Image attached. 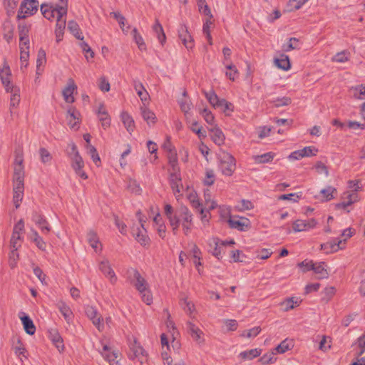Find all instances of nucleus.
<instances>
[{
  "label": "nucleus",
  "mask_w": 365,
  "mask_h": 365,
  "mask_svg": "<svg viewBox=\"0 0 365 365\" xmlns=\"http://www.w3.org/2000/svg\"><path fill=\"white\" fill-rule=\"evenodd\" d=\"M219 168L222 173L226 176H231L236 168L235 158L229 153L221 151L217 155Z\"/></svg>",
  "instance_id": "nucleus-1"
},
{
  "label": "nucleus",
  "mask_w": 365,
  "mask_h": 365,
  "mask_svg": "<svg viewBox=\"0 0 365 365\" xmlns=\"http://www.w3.org/2000/svg\"><path fill=\"white\" fill-rule=\"evenodd\" d=\"M354 230L351 228L345 229L341 236L346 237L343 240L334 239L333 241L327 242V243L321 245V249L328 252H337L339 250H342L345 247L346 239L353 236Z\"/></svg>",
  "instance_id": "nucleus-2"
},
{
  "label": "nucleus",
  "mask_w": 365,
  "mask_h": 365,
  "mask_svg": "<svg viewBox=\"0 0 365 365\" xmlns=\"http://www.w3.org/2000/svg\"><path fill=\"white\" fill-rule=\"evenodd\" d=\"M38 0H24L20 5L17 19H23L34 15L38 11Z\"/></svg>",
  "instance_id": "nucleus-3"
},
{
  "label": "nucleus",
  "mask_w": 365,
  "mask_h": 365,
  "mask_svg": "<svg viewBox=\"0 0 365 365\" xmlns=\"http://www.w3.org/2000/svg\"><path fill=\"white\" fill-rule=\"evenodd\" d=\"M178 216L180 223H182V230L185 235H188L192 227V215L185 206H181L178 210Z\"/></svg>",
  "instance_id": "nucleus-4"
},
{
  "label": "nucleus",
  "mask_w": 365,
  "mask_h": 365,
  "mask_svg": "<svg viewBox=\"0 0 365 365\" xmlns=\"http://www.w3.org/2000/svg\"><path fill=\"white\" fill-rule=\"evenodd\" d=\"M137 215L138 216V220L140 223V226L136 227L135 229L133 228V235L135 237V239L143 246H147L150 244V238L147 235V231L144 227V222L145 221H143L140 215H141V212L138 211L137 212Z\"/></svg>",
  "instance_id": "nucleus-5"
},
{
  "label": "nucleus",
  "mask_w": 365,
  "mask_h": 365,
  "mask_svg": "<svg viewBox=\"0 0 365 365\" xmlns=\"http://www.w3.org/2000/svg\"><path fill=\"white\" fill-rule=\"evenodd\" d=\"M101 343L103 346L102 350H98L101 355L110 365H114V364H118L117 359L119 356L118 351L112 350L110 346H108L107 344H103L102 341H101Z\"/></svg>",
  "instance_id": "nucleus-6"
},
{
  "label": "nucleus",
  "mask_w": 365,
  "mask_h": 365,
  "mask_svg": "<svg viewBox=\"0 0 365 365\" xmlns=\"http://www.w3.org/2000/svg\"><path fill=\"white\" fill-rule=\"evenodd\" d=\"M70 158L71 160V167L74 170L76 174L84 180L87 179L88 175L83 170L84 162L79 153H76V155H73Z\"/></svg>",
  "instance_id": "nucleus-7"
},
{
  "label": "nucleus",
  "mask_w": 365,
  "mask_h": 365,
  "mask_svg": "<svg viewBox=\"0 0 365 365\" xmlns=\"http://www.w3.org/2000/svg\"><path fill=\"white\" fill-rule=\"evenodd\" d=\"M227 222L230 227L236 229L239 231H245L250 227V221L247 218L230 217Z\"/></svg>",
  "instance_id": "nucleus-8"
},
{
  "label": "nucleus",
  "mask_w": 365,
  "mask_h": 365,
  "mask_svg": "<svg viewBox=\"0 0 365 365\" xmlns=\"http://www.w3.org/2000/svg\"><path fill=\"white\" fill-rule=\"evenodd\" d=\"M165 214L173 227V233L176 235L180 226V219L178 216V211L173 214V207L170 205L167 204L165 206Z\"/></svg>",
  "instance_id": "nucleus-9"
},
{
  "label": "nucleus",
  "mask_w": 365,
  "mask_h": 365,
  "mask_svg": "<svg viewBox=\"0 0 365 365\" xmlns=\"http://www.w3.org/2000/svg\"><path fill=\"white\" fill-rule=\"evenodd\" d=\"M128 272L133 274L135 280L133 285L139 292H143L145 289L149 288L147 281L141 276L137 269L131 268L128 270Z\"/></svg>",
  "instance_id": "nucleus-10"
},
{
  "label": "nucleus",
  "mask_w": 365,
  "mask_h": 365,
  "mask_svg": "<svg viewBox=\"0 0 365 365\" xmlns=\"http://www.w3.org/2000/svg\"><path fill=\"white\" fill-rule=\"evenodd\" d=\"M41 11L43 16L48 20H53L54 18L57 19H62L65 15H61L59 9L56 6H48L47 4H42L41 6Z\"/></svg>",
  "instance_id": "nucleus-11"
},
{
  "label": "nucleus",
  "mask_w": 365,
  "mask_h": 365,
  "mask_svg": "<svg viewBox=\"0 0 365 365\" xmlns=\"http://www.w3.org/2000/svg\"><path fill=\"white\" fill-rule=\"evenodd\" d=\"M32 220L41 229L43 234H48L51 231V228L46 217L38 212H33Z\"/></svg>",
  "instance_id": "nucleus-12"
},
{
  "label": "nucleus",
  "mask_w": 365,
  "mask_h": 365,
  "mask_svg": "<svg viewBox=\"0 0 365 365\" xmlns=\"http://www.w3.org/2000/svg\"><path fill=\"white\" fill-rule=\"evenodd\" d=\"M99 269L101 272L109 279L112 284L117 282V277L111 267V265L108 259H103L99 263Z\"/></svg>",
  "instance_id": "nucleus-13"
},
{
  "label": "nucleus",
  "mask_w": 365,
  "mask_h": 365,
  "mask_svg": "<svg viewBox=\"0 0 365 365\" xmlns=\"http://www.w3.org/2000/svg\"><path fill=\"white\" fill-rule=\"evenodd\" d=\"M178 36L184 46L187 49H191L194 46L193 38L188 32L187 28L185 25H181L178 29Z\"/></svg>",
  "instance_id": "nucleus-14"
},
{
  "label": "nucleus",
  "mask_w": 365,
  "mask_h": 365,
  "mask_svg": "<svg viewBox=\"0 0 365 365\" xmlns=\"http://www.w3.org/2000/svg\"><path fill=\"white\" fill-rule=\"evenodd\" d=\"M77 89V86L73 78L68 80L67 86L63 89L62 94L64 100L67 103H73L74 98L73 96V92Z\"/></svg>",
  "instance_id": "nucleus-15"
},
{
  "label": "nucleus",
  "mask_w": 365,
  "mask_h": 365,
  "mask_svg": "<svg viewBox=\"0 0 365 365\" xmlns=\"http://www.w3.org/2000/svg\"><path fill=\"white\" fill-rule=\"evenodd\" d=\"M11 76V72L10 68L9 65L4 62L3 68L0 70V78L6 91H9L10 87L14 86L10 81Z\"/></svg>",
  "instance_id": "nucleus-16"
},
{
  "label": "nucleus",
  "mask_w": 365,
  "mask_h": 365,
  "mask_svg": "<svg viewBox=\"0 0 365 365\" xmlns=\"http://www.w3.org/2000/svg\"><path fill=\"white\" fill-rule=\"evenodd\" d=\"M170 185L173 191L180 192V187H182V179L180 175V169L178 170H173L170 172L169 178Z\"/></svg>",
  "instance_id": "nucleus-17"
},
{
  "label": "nucleus",
  "mask_w": 365,
  "mask_h": 365,
  "mask_svg": "<svg viewBox=\"0 0 365 365\" xmlns=\"http://www.w3.org/2000/svg\"><path fill=\"white\" fill-rule=\"evenodd\" d=\"M14 185H24V170L23 165H15L13 175Z\"/></svg>",
  "instance_id": "nucleus-18"
},
{
  "label": "nucleus",
  "mask_w": 365,
  "mask_h": 365,
  "mask_svg": "<svg viewBox=\"0 0 365 365\" xmlns=\"http://www.w3.org/2000/svg\"><path fill=\"white\" fill-rule=\"evenodd\" d=\"M209 246L212 248V254L217 259L222 257L224 248L220 243V240L217 237H213L209 240Z\"/></svg>",
  "instance_id": "nucleus-19"
},
{
  "label": "nucleus",
  "mask_w": 365,
  "mask_h": 365,
  "mask_svg": "<svg viewBox=\"0 0 365 365\" xmlns=\"http://www.w3.org/2000/svg\"><path fill=\"white\" fill-rule=\"evenodd\" d=\"M325 267V263L322 262L319 263H314V264H310L309 269H312L314 273L318 275L317 278L321 279H326L329 277V273L327 272Z\"/></svg>",
  "instance_id": "nucleus-20"
},
{
  "label": "nucleus",
  "mask_w": 365,
  "mask_h": 365,
  "mask_svg": "<svg viewBox=\"0 0 365 365\" xmlns=\"http://www.w3.org/2000/svg\"><path fill=\"white\" fill-rule=\"evenodd\" d=\"M21 314H23V316H20L19 317L21 320L25 331L29 335L34 334L36 331V327L33 321L28 315L25 314L23 312Z\"/></svg>",
  "instance_id": "nucleus-21"
},
{
  "label": "nucleus",
  "mask_w": 365,
  "mask_h": 365,
  "mask_svg": "<svg viewBox=\"0 0 365 365\" xmlns=\"http://www.w3.org/2000/svg\"><path fill=\"white\" fill-rule=\"evenodd\" d=\"M8 93H11L10 98V109L11 108H16L18 106L20 102V89L17 86H12L9 88V91H6Z\"/></svg>",
  "instance_id": "nucleus-22"
},
{
  "label": "nucleus",
  "mask_w": 365,
  "mask_h": 365,
  "mask_svg": "<svg viewBox=\"0 0 365 365\" xmlns=\"http://www.w3.org/2000/svg\"><path fill=\"white\" fill-rule=\"evenodd\" d=\"M29 28L26 24L19 25V46L29 44Z\"/></svg>",
  "instance_id": "nucleus-23"
},
{
  "label": "nucleus",
  "mask_w": 365,
  "mask_h": 365,
  "mask_svg": "<svg viewBox=\"0 0 365 365\" xmlns=\"http://www.w3.org/2000/svg\"><path fill=\"white\" fill-rule=\"evenodd\" d=\"M13 190V201L15 207L17 209L20 206V202L22 201L23 199L24 185H14Z\"/></svg>",
  "instance_id": "nucleus-24"
},
{
  "label": "nucleus",
  "mask_w": 365,
  "mask_h": 365,
  "mask_svg": "<svg viewBox=\"0 0 365 365\" xmlns=\"http://www.w3.org/2000/svg\"><path fill=\"white\" fill-rule=\"evenodd\" d=\"M141 115L145 121L147 122L148 125L150 126L151 125H154L155 123L156 116L155 114L148 109L145 107H141Z\"/></svg>",
  "instance_id": "nucleus-25"
},
{
  "label": "nucleus",
  "mask_w": 365,
  "mask_h": 365,
  "mask_svg": "<svg viewBox=\"0 0 365 365\" xmlns=\"http://www.w3.org/2000/svg\"><path fill=\"white\" fill-rule=\"evenodd\" d=\"M210 132L211 138L215 144L220 145L224 143L225 135L219 128L215 127L211 129Z\"/></svg>",
  "instance_id": "nucleus-26"
},
{
  "label": "nucleus",
  "mask_w": 365,
  "mask_h": 365,
  "mask_svg": "<svg viewBox=\"0 0 365 365\" xmlns=\"http://www.w3.org/2000/svg\"><path fill=\"white\" fill-rule=\"evenodd\" d=\"M205 94L207 100L212 105V106L215 108H220V104L221 103V99L219 98L217 94L213 91H202Z\"/></svg>",
  "instance_id": "nucleus-27"
},
{
  "label": "nucleus",
  "mask_w": 365,
  "mask_h": 365,
  "mask_svg": "<svg viewBox=\"0 0 365 365\" xmlns=\"http://www.w3.org/2000/svg\"><path fill=\"white\" fill-rule=\"evenodd\" d=\"M66 27V19H57L56 21V41L59 42L63 39V31Z\"/></svg>",
  "instance_id": "nucleus-28"
},
{
  "label": "nucleus",
  "mask_w": 365,
  "mask_h": 365,
  "mask_svg": "<svg viewBox=\"0 0 365 365\" xmlns=\"http://www.w3.org/2000/svg\"><path fill=\"white\" fill-rule=\"evenodd\" d=\"M133 86L138 96L142 101H145L148 97V93L145 91L141 82L137 80L133 81Z\"/></svg>",
  "instance_id": "nucleus-29"
},
{
  "label": "nucleus",
  "mask_w": 365,
  "mask_h": 365,
  "mask_svg": "<svg viewBox=\"0 0 365 365\" xmlns=\"http://www.w3.org/2000/svg\"><path fill=\"white\" fill-rule=\"evenodd\" d=\"M121 119L127 130L131 133L135 128V123L133 118L128 113L123 112L121 114Z\"/></svg>",
  "instance_id": "nucleus-30"
},
{
  "label": "nucleus",
  "mask_w": 365,
  "mask_h": 365,
  "mask_svg": "<svg viewBox=\"0 0 365 365\" xmlns=\"http://www.w3.org/2000/svg\"><path fill=\"white\" fill-rule=\"evenodd\" d=\"M277 66L284 71H287L290 68V62L288 56L282 54L279 58L275 59Z\"/></svg>",
  "instance_id": "nucleus-31"
},
{
  "label": "nucleus",
  "mask_w": 365,
  "mask_h": 365,
  "mask_svg": "<svg viewBox=\"0 0 365 365\" xmlns=\"http://www.w3.org/2000/svg\"><path fill=\"white\" fill-rule=\"evenodd\" d=\"M225 68L229 70L228 71H226L225 75L226 76L232 81H235L236 78L238 77L239 73L236 68V66L232 63H225L223 62Z\"/></svg>",
  "instance_id": "nucleus-32"
},
{
  "label": "nucleus",
  "mask_w": 365,
  "mask_h": 365,
  "mask_svg": "<svg viewBox=\"0 0 365 365\" xmlns=\"http://www.w3.org/2000/svg\"><path fill=\"white\" fill-rule=\"evenodd\" d=\"M68 29L76 38L79 40L83 39L79 26L76 21H69L68 23Z\"/></svg>",
  "instance_id": "nucleus-33"
},
{
  "label": "nucleus",
  "mask_w": 365,
  "mask_h": 365,
  "mask_svg": "<svg viewBox=\"0 0 365 365\" xmlns=\"http://www.w3.org/2000/svg\"><path fill=\"white\" fill-rule=\"evenodd\" d=\"M261 349H253L248 351H242L239 356L244 360H252L261 354Z\"/></svg>",
  "instance_id": "nucleus-34"
},
{
  "label": "nucleus",
  "mask_w": 365,
  "mask_h": 365,
  "mask_svg": "<svg viewBox=\"0 0 365 365\" xmlns=\"http://www.w3.org/2000/svg\"><path fill=\"white\" fill-rule=\"evenodd\" d=\"M132 35L133 37V39L136 44L138 46V48L140 51H145L146 50V45L144 42V40L142 37V36L138 33L137 29H133L132 31Z\"/></svg>",
  "instance_id": "nucleus-35"
},
{
  "label": "nucleus",
  "mask_w": 365,
  "mask_h": 365,
  "mask_svg": "<svg viewBox=\"0 0 365 365\" xmlns=\"http://www.w3.org/2000/svg\"><path fill=\"white\" fill-rule=\"evenodd\" d=\"M187 329L194 340L198 341L200 339V336L202 332L195 324L191 322H188Z\"/></svg>",
  "instance_id": "nucleus-36"
},
{
  "label": "nucleus",
  "mask_w": 365,
  "mask_h": 365,
  "mask_svg": "<svg viewBox=\"0 0 365 365\" xmlns=\"http://www.w3.org/2000/svg\"><path fill=\"white\" fill-rule=\"evenodd\" d=\"M167 157L168 159V163L171 166L173 170H178L179 167L178 165V157L175 150L168 153Z\"/></svg>",
  "instance_id": "nucleus-37"
},
{
  "label": "nucleus",
  "mask_w": 365,
  "mask_h": 365,
  "mask_svg": "<svg viewBox=\"0 0 365 365\" xmlns=\"http://www.w3.org/2000/svg\"><path fill=\"white\" fill-rule=\"evenodd\" d=\"M351 90L354 98L358 99H365V84L353 87Z\"/></svg>",
  "instance_id": "nucleus-38"
},
{
  "label": "nucleus",
  "mask_w": 365,
  "mask_h": 365,
  "mask_svg": "<svg viewBox=\"0 0 365 365\" xmlns=\"http://www.w3.org/2000/svg\"><path fill=\"white\" fill-rule=\"evenodd\" d=\"M87 240L90 245L96 251L98 244L99 243V240L96 233L93 230H90L87 234Z\"/></svg>",
  "instance_id": "nucleus-39"
},
{
  "label": "nucleus",
  "mask_w": 365,
  "mask_h": 365,
  "mask_svg": "<svg viewBox=\"0 0 365 365\" xmlns=\"http://www.w3.org/2000/svg\"><path fill=\"white\" fill-rule=\"evenodd\" d=\"M274 153L272 152H269L260 155H257L255 157V162L257 163H266L272 160L274 158Z\"/></svg>",
  "instance_id": "nucleus-40"
},
{
  "label": "nucleus",
  "mask_w": 365,
  "mask_h": 365,
  "mask_svg": "<svg viewBox=\"0 0 365 365\" xmlns=\"http://www.w3.org/2000/svg\"><path fill=\"white\" fill-rule=\"evenodd\" d=\"M271 103L274 105L275 107H281L288 106L292 103V99L289 97L277 98L271 101Z\"/></svg>",
  "instance_id": "nucleus-41"
},
{
  "label": "nucleus",
  "mask_w": 365,
  "mask_h": 365,
  "mask_svg": "<svg viewBox=\"0 0 365 365\" xmlns=\"http://www.w3.org/2000/svg\"><path fill=\"white\" fill-rule=\"evenodd\" d=\"M299 48V39L296 38H290L286 44L283 45V50L284 51H289L293 49Z\"/></svg>",
  "instance_id": "nucleus-42"
},
{
  "label": "nucleus",
  "mask_w": 365,
  "mask_h": 365,
  "mask_svg": "<svg viewBox=\"0 0 365 365\" xmlns=\"http://www.w3.org/2000/svg\"><path fill=\"white\" fill-rule=\"evenodd\" d=\"M342 198L344 200H347L348 205H352L353 203L357 202L359 200V196L357 192H345L343 194Z\"/></svg>",
  "instance_id": "nucleus-43"
},
{
  "label": "nucleus",
  "mask_w": 365,
  "mask_h": 365,
  "mask_svg": "<svg viewBox=\"0 0 365 365\" xmlns=\"http://www.w3.org/2000/svg\"><path fill=\"white\" fill-rule=\"evenodd\" d=\"M19 248H11V250L9 253V265L11 268H14L16 266L17 261L19 259Z\"/></svg>",
  "instance_id": "nucleus-44"
},
{
  "label": "nucleus",
  "mask_w": 365,
  "mask_h": 365,
  "mask_svg": "<svg viewBox=\"0 0 365 365\" xmlns=\"http://www.w3.org/2000/svg\"><path fill=\"white\" fill-rule=\"evenodd\" d=\"M276 360L277 358L275 357L274 352L267 353L259 359V361L262 364H272L274 363Z\"/></svg>",
  "instance_id": "nucleus-45"
},
{
  "label": "nucleus",
  "mask_w": 365,
  "mask_h": 365,
  "mask_svg": "<svg viewBox=\"0 0 365 365\" xmlns=\"http://www.w3.org/2000/svg\"><path fill=\"white\" fill-rule=\"evenodd\" d=\"M51 340L59 351L64 350L63 340L58 333H56L52 336Z\"/></svg>",
  "instance_id": "nucleus-46"
},
{
  "label": "nucleus",
  "mask_w": 365,
  "mask_h": 365,
  "mask_svg": "<svg viewBox=\"0 0 365 365\" xmlns=\"http://www.w3.org/2000/svg\"><path fill=\"white\" fill-rule=\"evenodd\" d=\"M22 242H23V237H21V235L12 234L11 238L10 240L11 248L21 247Z\"/></svg>",
  "instance_id": "nucleus-47"
},
{
  "label": "nucleus",
  "mask_w": 365,
  "mask_h": 365,
  "mask_svg": "<svg viewBox=\"0 0 365 365\" xmlns=\"http://www.w3.org/2000/svg\"><path fill=\"white\" fill-rule=\"evenodd\" d=\"M39 155H40V158H41V161L43 163H49L52 160V156H51V153H49V151L48 150H46L44 148H41L39 149Z\"/></svg>",
  "instance_id": "nucleus-48"
},
{
  "label": "nucleus",
  "mask_w": 365,
  "mask_h": 365,
  "mask_svg": "<svg viewBox=\"0 0 365 365\" xmlns=\"http://www.w3.org/2000/svg\"><path fill=\"white\" fill-rule=\"evenodd\" d=\"M19 47H20V51H21V53H20L21 62V63L28 62L29 58V44H27V46L21 45V46H19Z\"/></svg>",
  "instance_id": "nucleus-49"
},
{
  "label": "nucleus",
  "mask_w": 365,
  "mask_h": 365,
  "mask_svg": "<svg viewBox=\"0 0 365 365\" xmlns=\"http://www.w3.org/2000/svg\"><path fill=\"white\" fill-rule=\"evenodd\" d=\"M334 192H336V188L331 186H328L327 187L322 190L320 192L322 194L326 200L329 201L334 198L333 193Z\"/></svg>",
  "instance_id": "nucleus-50"
},
{
  "label": "nucleus",
  "mask_w": 365,
  "mask_h": 365,
  "mask_svg": "<svg viewBox=\"0 0 365 365\" xmlns=\"http://www.w3.org/2000/svg\"><path fill=\"white\" fill-rule=\"evenodd\" d=\"M299 152L302 153V155L304 157H310L317 155L318 150L314 146H307L304 148L302 150H299Z\"/></svg>",
  "instance_id": "nucleus-51"
},
{
  "label": "nucleus",
  "mask_w": 365,
  "mask_h": 365,
  "mask_svg": "<svg viewBox=\"0 0 365 365\" xmlns=\"http://www.w3.org/2000/svg\"><path fill=\"white\" fill-rule=\"evenodd\" d=\"M98 119L101 123V125L104 129L108 128L110 125V118L108 113H101V115H98Z\"/></svg>",
  "instance_id": "nucleus-52"
},
{
  "label": "nucleus",
  "mask_w": 365,
  "mask_h": 365,
  "mask_svg": "<svg viewBox=\"0 0 365 365\" xmlns=\"http://www.w3.org/2000/svg\"><path fill=\"white\" fill-rule=\"evenodd\" d=\"M294 304L298 305V303L297 300H294V297L288 298L281 304L284 310L286 312L294 309Z\"/></svg>",
  "instance_id": "nucleus-53"
},
{
  "label": "nucleus",
  "mask_w": 365,
  "mask_h": 365,
  "mask_svg": "<svg viewBox=\"0 0 365 365\" xmlns=\"http://www.w3.org/2000/svg\"><path fill=\"white\" fill-rule=\"evenodd\" d=\"M200 114L202 115V117L204 118L205 120L208 124H210V125H213L214 124L215 117L212 115V113H211V111H210L208 109H207V108L202 109L201 110V112H200Z\"/></svg>",
  "instance_id": "nucleus-54"
},
{
  "label": "nucleus",
  "mask_w": 365,
  "mask_h": 365,
  "mask_svg": "<svg viewBox=\"0 0 365 365\" xmlns=\"http://www.w3.org/2000/svg\"><path fill=\"white\" fill-rule=\"evenodd\" d=\"M86 149L88 151V153L91 155V158L93 159V162L96 164L97 162H100V158L97 153V150L94 146L92 145H86Z\"/></svg>",
  "instance_id": "nucleus-55"
},
{
  "label": "nucleus",
  "mask_w": 365,
  "mask_h": 365,
  "mask_svg": "<svg viewBox=\"0 0 365 365\" xmlns=\"http://www.w3.org/2000/svg\"><path fill=\"white\" fill-rule=\"evenodd\" d=\"M293 230L296 232L306 231V221L302 220H297L294 221L293 222Z\"/></svg>",
  "instance_id": "nucleus-56"
},
{
  "label": "nucleus",
  "mask_w": 365,
  "mask_h": 365,
  "mask_svg": "<svg viewBox=\"0 0 365 365\" xmlns=\"http://www.w3.org/2000/svg\"><path fill=\"white\" fill-rule=\"evenodd\" d=\"M130 349L133 352V354L135 357H138L140 356H144V354H145L144 349L136 341H135L131 345Z\"/></svg>",
  "instance_id": "nucleus-57"
},
{
  "label": "nucleus",
  "mask_w": 365,
  "mask_h": 365,
  "mask_svg": "<svg viewBox=\"0 0 365 365\" xmlns=\"http://www.w3.org/2000/svg\"><path fill=\"white\" fill-rule=\"evenodd\" d=\"M290 345L287 340H284L275 348V350L277 353L284 354L291 349Z\"/></svg>",
  "instance_id": "nucleus-58"
},
{
  "label": "nucleus",
  "mask_w": 365,
  "mask_h": 365,
  "mask_svg": "<svg viewBox=\"0 0 365 365\" xmlns=\"http://www.w3.org/2000/svg\"><path fill=\"white\" fill-rule=\"evenodd\" d=\"M141 295L142 300L146 303V304L150 305L153 302V296L150 289H147L143 292H140Z\"/></svg>",
  "instance_id": "nucleus-59"
},
{
  "label": "nucleus",
  "mask_w": 365,
  "mask_h": 365,
  "mask_svg": "<svg viewBox=\"0 0 365 365\" xmlns=\"http://www.w3.org/2000/svg\"><path fill=\"white\" fill-rule=\"evenodd\" d=\"M98 87L103 92H108L110 90V83L106 77L102 76L98 81Z\"/></svg>",
  "instance_id": "nucleus-60"
},
{
  "label": "nucleus",
  "mask_w": 365,
  "mask_h": 365,
  "mask_svg": "<svg viewBox=\"0 0 365 365\" xmlns=\"http://www.w3.org/2000/svg\"><path fill=\"white\" fill-rule=\"evenodd\" d=\"M188 199L193 208L197 209V210L202 208L201 203L200 202L199 199L195 194L190 193L189 195Z\"/></svg>",
  "instance_id": "nucleus-61"
},
{
  "label": "nucleus",
  "mask_w": 365,
  "mask_h": 365,
  "mask_svg": "<svg viewBox=\"0 0 365 365\" xmlns=\"http://www.w3.org/2000/svg\"><path fill=\"white\" fill-rule=\"evenodd\" d=\"M34 273L43 284H47V282L46 281V276L40 267H34Z\"/></svg>",
  "instance_id": "nucleus-62"
},
{
  "label": "nucleus",
  "mask_w": 365,
  "mask_h": 365,
  "mask_svg": "<svg viewBox=\"0 0 365 365\" xmlns=\"http://www.w3.org/2000/svg\"><path fill=\"white\" fill-rule=\"evenodd\" d=\"M220 108H221L224 113H226L227 111L232 112L234 110V106L225 99L222 98L221 103L220 104Z\"/></svg>",
  "instance_id": "nucleus-63"
},
{
  "label": "nucleus",
  "mask_w": 365,
  "mask_h": 365,
  "mask_svg": "<svg viewBox=\"0 0 365 365\" xmlns=\"http://www.w3.org/2000/svg\"><path fill=\"white\" fill-rule=\"evenodd\" d=\"M59 311L66 320H68L72 314L70 308L64 303L59 306Z\"/></svg>",
  "instance_id": "nucleus-64"
}]
</instances>
